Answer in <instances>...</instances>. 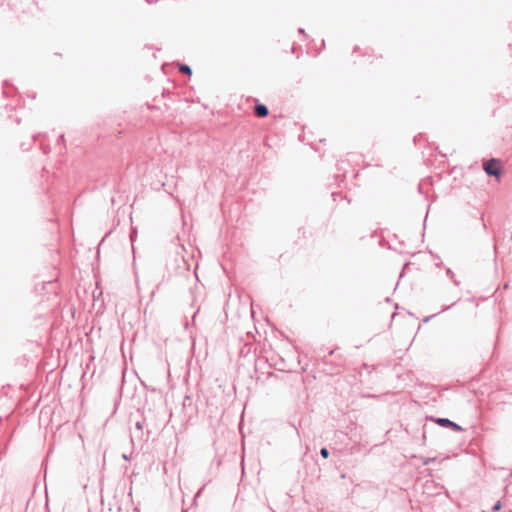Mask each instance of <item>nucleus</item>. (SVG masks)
I'll return each instance as SVG.
<instances>
[{
    "instance_id": "obj_1",
    "label": "nucleus",
    "mask_w": 512,
    "mask_h": 512,
    "mask_svg": "<svg viewBox=\"0 0 512 512\" xmlns=\"http://www.w3.org/2000/svg\"><path fill=\"white\" fill-rule=\"evenodd\" d=\"M483 170L488 176H494L499 179L502 174L501 161L496 158H491L487 161H484Z\"/></svg>"
},
{
    "instance_id": "obj_2",
    "label": "nucleus",
    "mask_w": 512,
    "mask_h": 512,
    "mask_svg": "<svg viewBox=\"0 0 512 512\" xmlns=\"http://www.w3.org/2000/svg\"><path fill=\"white\" fill-rule=\"evenodd\" d=\"M131 442L134 447H142L149 438L148 430L130 429Z\"/></svg>"
},
{
    "instance_id": "obj_3",
    "label": "nucleus",
    "mask_w": 512,
    "mask_h": 512,
    "mask_svg": "<svg viewBox=\"0 0 512 512\" xmlns=\"http://www.w3.org/2000/svg\"><path fill=\"white\" fill-rule=\"evenodd\" d=\"M436 421L442 427H450L454 431L462 430V428L457 423H455L447 418H438Z\"/></svg>"
},
{
    "instance_id": "obj_4",
    "label": "nucleus",
    "mask_w": 512,
    "mask_h": 512,
    "mask_svg": "<svg viewBox=\"0 0 512 512\" xmlns=\"http://www.w3.org/2000/svg\"><path fill=\"white\" fill-rule=\"evenodd\" d=\"M254 113L257 117L264 118L268 116L269 110L264 104H257L254 108Z\"/></svg>"
},
{
    "instance_id": "obj_5",
    "label": "nucleus",
    "mask_w": 512,
    "mask_h": 512,
    "mask_svg": "<svg viewBox=\"0 0 512 512\" xmlns=\"http://www.w3.org/2000/svg\"><path fill=\"white\" fill-rule=\"evenodd\" d=\"M131 429L147 430L145 419L143 418V419L137 420Z\"/></svg>"
},
{
    "instance_id": "obj_6",
    "label": "nucleus",
    "mask_w": 512,
    "mask_h": 512,
    "mask_svg": "<svg viewBox=\"0 0 512 512\" xmlns=\"http://www.w3.org/2000/svg\"><path fill=\"white\" fill-rule=\"evenodd\" d=\"M179 71L184 73V74H187V75H191L192 74V70H191L190 66L185 65V64H181L179 66Z\"/></svg>"
},
{
    "instance_id": "obj_7",
    "label": "nucleus",
    "mask_w": 512,
    "mask_h": 512,
    "mask_svg": "<svg viewBox=\"0 0 512 512\" xmlns=\"http://www.w3.org/2000/svg\"><path fill=\"white\" fill-rule=\"evenodd\" d=\"M446 273H447V275L452 279V281L454 282V284H455L456 286H458V285H459V281H458L457 279H455L453 271H452L451 269H449V268H448V269L446 270Z\"/></svg>"
},
{
    "instance_id": "obj_8",
    "label": "nucleus",
    "mask_w": 512,
    "mask_h": 512,
    "mask_svg": "<svg viewBox=\"0 0 512 512\" xmlns=\"http://www.w3.org/2000/svg\"><path fill=\"white\" fill-rule=\"evenodd\" d=\"M321 454L324 458H328L329 456V450H321Z\"/></svg>"
},
{
    "instance_id": "obj_9",
    "label": "nucleus",
    "mask_w": 512,
    "mask_h": 512,
    "mask_svg": "<svg viewBox=\"0 0 512 512\" xmlns=\"http://www.w3.org/2000/svg\"><path fill=\"white\" fill-rule=\"evenodd\" d=\"M500 508H501V504H500V502H497V503L495 504V506L493 507V510H494V511H498Z\"/></svg>"
},
{
    "instance_id": "obj_10",
    "label": "nucleus",
    "mask_w": 512,
    "mask_h": 512,
    "mask_svg": "<svg viewBox=\"0 0 512 512\" xmlns=\"http://www.w3.org/2000/svg\"><path fill=\"white\" fill-rule=\"evenodd\" d=\"M59 142H62V143L64 142V135L63 134L59 136Z\"/></svg>"
},
{
    "instance_id": "obj_11",
    "label": "nucleus",
    "mask_w": 512,
    "mask_h": 512,
    "mask_svg": "<svg viewBox=\"0 0 512 512\" xmlns=\"http://www.w3.org/2000/svg\"><path fill=\"white\" fill-rule=\"evenodd\" d=\"M298 32H299V33H301V34H304V29L299 28V29H298Z\"/></svg>"
},
{
    "instance_id": "obj_12",
    "label": "nucleus",
    "mask_w": 512,
    "mask_h": 512,
    "mask_svg": "<svg viewBox=\"0 0 512 512\" xmlns=\"http://www.w3.org/2000/svg\"><path fill=\"white\" fill-rule=\"evenodd\" d=\"M41 148L43 149L45 154L48 153V150L44 146H41Z\"/></svg>"
}]
</instances>
